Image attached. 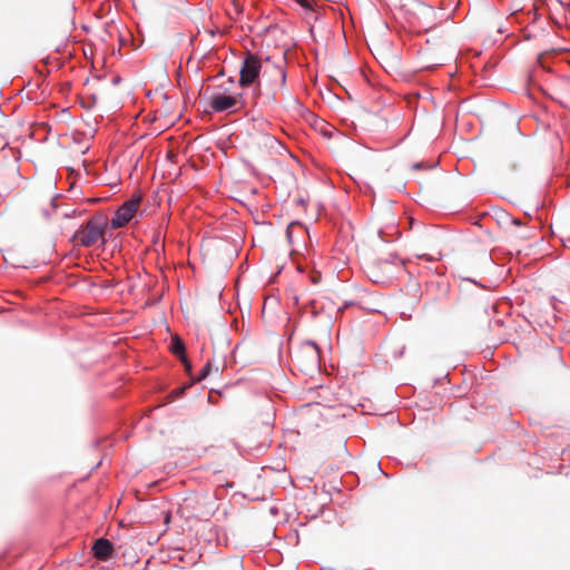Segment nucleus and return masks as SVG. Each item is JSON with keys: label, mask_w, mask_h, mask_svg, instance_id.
<instances>
[{"label": "nucleus", "mask_w": 570, "mask_h": 570, "mask_svg": "<svg viewBox=\"0 0 570 570\" xmlns=\"http://www.w3.org/2000/svg\"><path fill=\"white\" fill-rule=\"evenodd\" d=\"M108 226V218L104 215L92 216L73 235L76 245L83 247L95 246L98 242L105 243L104 234Z\"/></svg>", "instance_id": "obj_1"}, {"label": "nucleus", "mask_w": 570, "mask_h": 570, "mask_svg": "<svg viewBox=\"0 0 570 570\" xmlns=\"http://www.w3.org/2000/svg\"><path fill=\"white\" fill-rule=\"evenodd\" d=\"M262 71L261 58L254 53H248L243 60L238 83L242 88L256 85V89L261 90V81L258 80Z\"/></svg>", "instance_id": "obj_2"}, {"label": "nucleus", "mask_w": 570, "mask_h": 570, "mask_svg": "<svg viewBox=\"0 0 570 570\" xmlns=\"http://www.w3.org/2000/svg\"><path fill=\"white\" fill-rule=\"evenodd\" d=\"M141 203L139 195H132L130 199L126 200L115 213L114 217L108 222L112 229L126 226L137 214Z\"/></svg>", "instance_id": "obj_3"}, {"label": "nucleus", "mask_w": 570, "mask_h": 570, "mask_svg": "<svg viewBox=\"0 0 570 570\" xmlns=\"http://www.w3.org/2000/svg\"><path fill=\"white\" fill-rule=\"evenodd\" d=\"M263 78L266 81L273 99L283 91L286 85V70L282 66L272 65L263 71Z\"/></svg>", "instance_id": "obj_4"}, {"label": "nucleus", "mask_w": 570, "mask_h": 570, "mask_svg": "<svg viewBox=\"0 0 570 570\" xmlns=\"http://www.w3.org/2000/svg\"><path fill=\"white\" fill-rule=\"evenodd\" d=\"M240 95L213 94L209 107L214 112L237 111L242 107Z\"/></svg>", "instance_id": "obj_5"}, {"label": "nucleus", "mask_w": 570, "mask_h": 570, "mask_svg": "<svg viewBox=\"0 0 570 570\" xmlns=\"http://www.w3.org/2000/svg\"><path fill=\"white\" fill-rule=\"evenodd\" d=\"M296 356L297 360L302 362L306 368L314 370L320 366L321 352L315 342H304Z\"/></svg>", "instance_id": "obj_6"}, {"label": "nucleus", "mask_w": 570, "mask_h": 570, "mask_svg": "<svg viewBox=\"0 0 570 570\" xmlns=\"http://www.w3.org/2000/svg\"><path fill=\"white\" fill-rule=\"evenodd\" d=\"M294 235H298L304 240L307 236V229L298 222H292L286 229V236L289 244L293 246V252H298V246L295 244Z\"/></svg>", "instance_id": "obj_7"}, {"label": "nucleus", "mask_w": 570, "mask_h": 570, "mask_svg": "<svg viewBox=\"0 0 570 570\" xmlns=\"http://www.w3.org/2000/svg\"><path fill=\"white\" fill-rule=\"evenodd\" d=\"M92 550L97 559L106 561L112 554V544L109 540L100 538L95 542Z\"/></svg>", "instance_id": "obj_8"}, {"label": "nucleus", "mask_w": 570, "mask_h": 570, "mask_svg": "<svg viewBox=\"0 0 570 570\" xmlns=\"http://www.w3.org/2000/svg\"><path fill=\"white\" fill-rule=\"evenodd\" d=\"M171 351L175 355L183 356V362L186 365V370L189 371L190 364L187 362V360L184 356L185 346L184 343L179 338H175L171 343Z\"/></svg>", "instance_id": "obj_9"}, {"label": "nucleus", "mask_w": 570, "mask_h": 570, "mask_svg": "<svg viewBox=\"0 0 570 570\" xmlns=\"http://www.w3.org/2000/svg\"><path fill=\"white\" fill-rule=\"evenodd\" d=\"M209 372H210V363L207 362L204 365V367L200 370V372H199V374H198V376L196 377L195 381L196 382H200V381L205 380L208 376Z\"/></svg>", "instance_id": "obj_10"}, {"label": "nucleus", "mask_w": 570, "mask_h": 570, "mask_svg": "<svg viewBox=\"0 0 570 570\" xmlns=\"http://www.w3.org/2000/svg\"><path fill=\"white\" fill-rule=\"evenodd\" d=\"M324 304L318 301H312L311 302V312L313 315L320 314L321 309H323Z\"/></svg>", "instance_id": "obj_11"}, {"label": "nucleus", "mask_w": 570, "mask_h": 570, "mask_svg": "<svg viewBox=\"0 0 570 570\" xmlns=\"http://www.w3.org/2000/svg\"><path fill=\"white\" fill-rule=\"evenodd\" d=\"M298 3H299L302 7H304V8H308V7H309V6H308L307 0H298Z\"/></svg>", "instance_id": "obj_12"}, {"label": "nucleus", "mask_w": 570, "mask_h": 570, "mask_svg": "<svg viewBox=\"0 0 570 570\" xmlns=\"http://www.w3.org/2000/svg\"><path fill=\"white\" fill-rule=\"evenodd\" d=\"M420 257H421V258H424V259H426V261H433V258H432V257H430V256H428V255H422V256H420Z\"/></svg>", "instance_id": "obj_13"}]
</instances>
